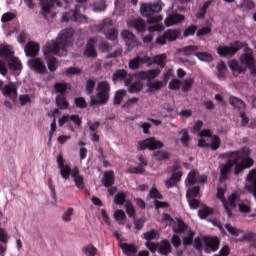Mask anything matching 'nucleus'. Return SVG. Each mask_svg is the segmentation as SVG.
<instances>
[{
    "label": "nucleus",
    "instance_id": "20",
    "mask_svg": "<svg viewBox=\"0 0 256 256\" xmlns=\"http://www.w3.org/2000/svg\"><path fill=\"white\" fill-rule=\"evenodd\" d=\"M25 55L26 57H32L35 58L37 55H39V51H41V46H39L38 43L30 41L25 46Z\"/></svg>",
    "mask_w": 256,
    "mask_h": 256
},
{
    "label": "nucleus",
    "instance_id": "28",
    "mask_svg": "<svg viewBox=\"0 0 256 256\" xmlns=\"http://www.w3.org/2000/svg\"><path fill=\"white\" fill-rule=\"evenodd\" d=\"M68 89H71V84L67 82H56L54 84V91L59 95H66Z\"/></svg>",
    "mask_w": 256,
    "mask_h": 256
},
{
    "label": "nucleus",
    "instance_id": "5",
    "mask_svg": "<svg viewBox=\"0 0 256 256\" xmlns=\"http://www.w3.org/2000/svg\"><path fill=\"white\" fill-rule=\"evenodd\" d=\"M111 94V86L108 81H102L97 84L96 97L90 101V106L93 105H107Z\"/></svg>",
    "mask_w": 256,
    "mask_h": 256
},
{
    "label": "nucleus",
    "instance_id": "38",
    "mask_svg": "<svg viewBox=\"0 0 256 256\" xmlns=\"http://www.w3.org/2000/svg\"><path fill=\"white\" fill-rule=\"evenodd\" d=\"M152 157H154L156 161H167V159L171 157V154L165 151H156L152 154Z\"/></svg>",
    "mask_w": 256,
    "mask_h": 256
},
{
    "label": "nucleus",
    "instance_id": "19",
    "mask_svg": "<svg viewBox=\"0 0 256 256\" xmlns=\"http://www.w3.org/2000/svg\"><path fill=\"white\" fill-rule=\"evenodd\" d=\"M87 0H76L77 3H85ZM61 7V2L59 0H44L41 1V7L44 13H51L53 7Z\"/></svg>",
    "mask_w": 256,
    "mask_h": 256
},
{
    "label": "nucleus",
    "instance_id": "17",
    "mask_svg": "<svg viewBox=\"0 0 256 256\" xmlns=\"http://www.w3.org/2000/svg\"><path fill=\"white\" fill-rule=\"evenodd\" d=\"M72 179L77 189H80L81 191L85 189V179L83 178V175H81V171L77 166L72 168Z\"/></svg>",
    "mask_w": 256,
    "mask_h": 256
},
{
    "label": "nucleus",
    "instance_id": "56",
    "mask_svg": "<svg viewBox=\"0 0 256 256\" xmlns=\"http://www.w3.org/2000/svg\"><path fill=\"white\" fill-rule=\"evenodd\" d=\"M186 199L189 203L190 209H199L201 202L195 198L189 197V195H186Z\"/></svg>",
    "mask_w": 256,
    "mask_h": 256
},
{
    "label": "nucleus",
    "instance_id": "51",
    "mask_svg": "<svg viewBox=\"0 0 256 256\" xmlns=\"http://www.w3.org/2000/svg\"><path fill=\"white\" fill-rule=\"evenodd\" d=\"M125 95H127L125 90H118L114 96V105H121V101H123Z\"/></svg>",
    "mask_w": 256,
    "mask_h": 256
},
{
    "label": "nucleus",
    "instance_id": "33",
    "mask_svg": "<svg viewBox=\"0 0 256 256\" xmlns=\"http://www.w3.org/2000/svg\"><path fill=\"white\" fill-rule=\"evenodd\" d=\"M229 103L230 105H233L234 109H238L239 111H241V109H245V102L235 96L230 97Z\"/></svg>",
    "mask_w": 256,
    "mask_h": 256
},
{
    "label": "nucleus",
    "instance_id": "57",
    "mask_svg": "<svg viewBox=\"0 0 256 256\" xmlns=\"http://www.w3.org/2000/svg\"><path fill=\"white\" fill-rule=\"evenodd\" d=\"M150 198L155 199H163V194L160 193V191L156 187H152L149 192Z\"/></svg>",
    "mask_w": 256,
    "mask_h": 256
},
{
    "label": "nucleus",
    "instance_id": "54",
    "mask_svg": "<svg viewBox=\"0 0 256 256\" xmlns=\"http://www.w3.org/2000/svg\"><path fill=\"white\" fill-rule=\"evenodd\" d=\"M198 49L199 47H197L196 45H190L182 48V52L186 57H189V55H193V53H195V51H198Z\"/></svg>",
    "mask_w": 256,
    "mask_h": 256
},
{
    "label": "nucleus",
    "instance_id": "24",
    "mask_svg": "<svg viewBox=\"0 0 256 256\" xmlns=\"http://www.w3.org/2000/svg\"><path fill=\"white\" fill-rule=\"evenodd\" d=\"M172 251H173V247L171 246V242H169V240L164 239L158 243V253L160 255L167 256Z\"/></svg>",
    "mask_w": 256,
    "mask_h": 256
},
{
    "label": "nucleus",
    "instance_id": "27",
    "mask_svg": "<svg viewBox=\"0 0 256 256\" xmlns=\"http://www.w3.org/2000/svg\"><path fill=\"white\" fill-rule=\"evenodd\" d=\"M55 104L57 105L58 109H69V102L67 101L66 94H58L55 98Z\"/></svg>",
    "mask_w": 256,
    "mask_h": 256
},
{
    "label": "nucleus",
    "instance_id": "30",
    "mask_svg": "<svg viewBox=\"0 0 256 256\" xmlns=\"http://www.w3.org/2000/svg\"><path fill=\"white\" fill-rule=\"evenodd\" d=\"M120 247L124 253V255L131 256L137 253V246L135 244L122 243Z\"/></svg>",
    "mask_w": 256,
    "mask_h": 256
},
{
    "label": "nucleus",
    "instance_id": "22",
    "mask_svg": "<svg viewBox=\"0 0 256 256\" xmlns=\"http://www.w3.org/2000/svg\"><path fill=\"white\" fill-rule=\"evenodd\" d=\"M181 21H185V16L182 14H171L164 20V23L166 27H171L172 25H179Z\"/></svg>",
    "mask_w": 256,
    "mask_h": 256
},
{
    "label": "nucleus",
    "instance_id": "60",
    "mask_svg": "<svg viewBox=\"0 0 256 256\" xmlns=\"http://www.w3.org/2000/svg\"><path fill=\"white\" fill-rule=\"evenodd\" d=\"M71 217H73V208H68L62 214V221H64V223H71Z\"/></svg>",
    "mask_w": 256,
    "mask_h": 256
},
{
    "label": "nucleus",
    "instance_id": "58",
    "mask_svg": "<svg viewBox=\"0 0 256 256\" xmlns=\"http://www.w3.org/2000/svg\"><path fill=\"white\" fill-rule=\"evenodd\" d=\"M0 57H4L6 61H9L10 57H13V54L11 53V49L9 47L5 46L0 49Z\"/></svg>",
    "mask_w": 256,
    "mask_h": 256
},
{
    "label": "nucleus",
    "instance_id": "44",
    "mask_svg": "<svg viewBox=\"0 0 256 256\" xmlns=\"http://www.w3.org/2000/svg\"><path fill=\"white\" fill-rule=\"evenodd\" d=\"M210 139V149H212V151H217V149L221 147V138H219L217 135H212Z\"/></svg>",
    "mask_w": 256,
    "mask_h": 256
},
{
    "label": "nucleus",
    "instance_id": "53",
    "mask_svg": "<svg viewBox=\"0 0 256 256\" xmlns=\"http://www.w3.org/2000/svg\"><path fill=\"white\" fill-rule=\"evenodd\" d=\"M95 89V80L89 79L86 81L85 91L87 95H93V91Z\"/></svg>",
    "mask_w": 256,
    "mask_h": 256
},
{
    "label": "nucleus",
    "instance_id": "25",
    "mask_svg": "<svg viewBox=\"0 0 256 256\" xmlns=\"http://www.w3.org/2000/svg\"><path fill=\"white\" fill-rule=\"evenodd\" d=\"M181 177H183L181 172H173L171 177L165 182L167 189H173L181 181Z\"/></svg>",
    "mask_w": 256,
    "mask_h": 256
},
{
    "label": "nucleus",
    "instance_id": "18",
    "mask_svg": "<svg viewBox=\"0 0 256 256\" xmlns=\"http://www.w3.org/2000/svg\"><path fill=\"white\" fill-rule=\"evenodd\" d=\"M128 27L130 29H135L138 33H145L147 31V24L145 20L141 18H134L128 22Z\"/></svg>",
    "mask_w": 256,
    "mask_h": 256
},
{
    "label": "nucleus",
    "instance_id": "47",
    "mask_svg": "<svg viewBox=\"0 0 256 256\" xmlns=\"http://www.w3.org/2000/svg\"><path fill=\"white\" fill-rule=\"evenodd\" d=\"M229 67L232 71H236L237 73H245V68L239 65V62H237V60H231L229 62Z\"/></svg>",
    "mask_w": 256,
    "mask_h": 256
},
{
    "label": "nucleus",
    "instance_id": "8",
    "mask_svg": "<svg viewBox=\"0 0 256 256\" xmlns=\"http://www.w3.org/2000/svg\"><path fill=\"white\" fill-rule=\"evenodd\" d=\"M243 47H245L244 42L237 40L234 41L233 46H219L217 53L220 57H233L235 54L239 53Z\"/></svg>",
    "mask_w": 256,
    "mask_h": 256
},
{
    "label": "nucleus",
    "instance_id": "4",
    "mask_svg": "<svg viewBox=\"0 0 256 256\" xmlns=\"http://www.w3.org/2000/svg\"><path fill=\"white\" fill-rule=\"evenodd\" d=\"M140 11L143 17H147V23H149L150 25L163 21V16L156 14L163 11L161 1H158L154 4H142L140 7Z\"/></svg>",
    "mask_w": 256,
    "mask_h": 256
},
{
    "label": "nucleus",
    "instance_id": "61",
    "mask_svg": "<svg viewBox=\"0 0 256 256\" xmlns=\"http://www.w3.org/2000/svg\"><path fill=\"white\" fill-rule=\"evenodd\" d=\"M181 83L182 81L179 79H172L169 82L168 88L171 89V91H179Z\"/></svg>",
    "mask_w": 256,
    "mask_h": 256
},
{
    "label": "nucleus",
    "instance_id": "2",
    "mask_svg": "<svg viewBox=\"0 0 256 256\" xmlns=\"http://www.w3.org/2000/svg\"><path fill=\"white\" fill-rule=\"evenodd\" d=\"M251 151L247 147H243L238 151H228L223 154L224 157L231 158L230 162L233 163L234 175H239L243 173L245 169L253 167V159L249 157Z\"/></svg>",
    "mask_w": 256,
    "mask_h": 256
},
{
    "label": "nucleus",
    "instance_id": "50",
    "mask_svg": "<svg viewBox=\"0 0 256 256\" xmlns=\"http://www.w3.org/2000/svg\"><path fill=\"white\" fill-rule=\"evenodd\" d=\"M126 199L127 194H125V192H119L114 198V203H116V205H125Z\"/></svg>",
    "mask_w": 256,
    "mask_h": 256
},
{
    "label": "nucleus",
    "instance_id": "55",
    "mask_svg": "<svg viewBox=\"0 0 256 256\" xmlns=\"http://www.w3.org/2000/svg\"><path fill=\"white\" fill-rule=\"evenodd\" d=\"M143 239H145L146 241L151 242L154 239H157V231H155V229H152L146 233L143 234Z\"/></svg>",
    "mask_w": 256,
    "mask_h": 256
},
{
    "label": "nucleus",
    "instance_id": "49",
    "mask_svg": "<svg viewBox=\"0 0 256 256\" xmlns=\"http://www.w3.org/2000/svg\"><path fill=\"white\" fill-rule=\"evenodd\" d=\"M256 240V233L255 232H246L243 234L241 238L238 239V241H249V243H252Z\"/></svg>",
    "mask_w": 256,
    "mask_h": 256
},
{
    "label": "nucleus",
    "instance_id": "31",
    "mask_svg": "<svg viewBox=\"0 0 256 256\" xmlns=\"http://www.w3.org/2000/svg\"><path fill=\"white\" fill-rule=\"evenodd\" d=\"M44 55H45L46 59L48 60L49 71H51V73H54V71H57V68L59 67V61L57 60V58L53 57V55H57V54H51V55L47 56L44 52Z\"/></svg>",
    "mask_w": 256,
    "mask_h": 256
},
{
    "label": "nucleus",
    "instance_id": "1",
    "mask_svg": "<svg viewBox=\"0 0 256 256\" xmlns=\"http://www.w3.org/2000/svg\"><path fill=\"white\" fill-rule=\"evenodd\" d=\"M161 73V70L150 69L147 71H139L135 74H129L125 69L116 70L112 75V81L117 83V81H124L125 85H130L133 79H139L140 81H153L157 79Z\"/></svg>",
    "mask_w": 256,
    "mask_h": 256
},
{
    "label": "nucleus",
    "instance_id": "46",
    "mask_svg": "<svg viewBox=\"0 0 256 256\" xmlns=\"http://www.w3.org/2000/svg\"><path fill=\"white\" fill-rule=\"evenodd\" d=\"M193 237H195V232L192 230L188 231L187 236L182 239L184 247H189V245H193Z\"/></svg>",
    "mask_w": 256,
    "mask_h": 256
},
{
    "label": "nucleus",
    "instance_id": "48",
    "mask_svg": "<svg viewBox=\"0 0 256 256\" xmlns=\"http://www.w3.org/2000/svg\"><path fill=\"white\" fill-rule=\"evenodd\" d=\"M84 255L86 256H95L97 255V247H94L93 244H89L82 249Z\"/></svg>",
    "mask_w": 256,
    "mask_h": 256
},
{
    "label": "nucleus",
    "instance_id": "26",
    "mask_svg": "<svg viewBox=\"0 0 256 256\" xmlns=\"http://www.w3.org/2000/svg\"><path fill=\"white\" fill-rule=\"evenodd\" d=\"M2 93L4 97H13V99H17V85L15 84L5 85L2 88Z\"/></svg>",
    "mask_w": 256,
    "mask_h": 256
},
{
    "label": "nucleus",
    "instance_id": "29",
    "mask_svg": "<svg viewBox=\"0 0 256 256\" xmlns=\"http://www.w3.org/2000/svg\"><path fill=\"white\" fill-rule=\"evenodd\" d=\"M8 69L10 71H21L23 69V64L17 57H12L8 60Z\"/></svg>",
    "mask_w": 256,
    "mask_h": 256
},
{
    "label": "nucleus",
    "instance_id": "43",
    "mask_svg": "<svg viewBox=\"0 0 256 256\" xmlns=\"http://www.w3.org/2000/svg\"><path fill=\"white\" fill-rule=\"evenodd\" d=\"M63 75H65V77H72V75H81V69L77 67L64 68Z\"/></svg>",
    "mask_w": 256,
    "mask_h": 256
},
{
    "label": "nucleus",
    "instance_id": "7",
    "mask_svg": "<svg viewBox=\"0 0 256 256\" xmlns=\"http://www.w3.org/2000/svg\"><path fill=\"white\" fill-rule=\"evenodd\" d=\"M242 49H244V54H241L239 57L242 68L245 69V72L249 69L251 75H256V61L253 56V49L245 42Z\"/></svg>",
    "mask_w": 256,
    "mask_h": 256
},
{
    "label": "nucleus",
    "instance_id": "9",
    "mask_svg": "<svg viewBox=\"0 0 256 256\" xmlns=\"http://www.w3.org/2000/svg\"><path fill=\"white\" fill-rule=\"evenodd\" d=\"M164 144L155 139V137L146 138L145 140L139 141L137 149L138 151H145L148 149L149 151H157V149H163Z\"/></svg>",
    "mask_w": 256,
    "mask_h": 256
},
{
    "label": "nucleus",
    "instance_id": "62",
    "mask_svg": "<svg viewBox=\"0 0 256 256\" xmlns=\"http://www.w3.org/2000/svg\"><path fill=\"white\" fill-rule=\"evenodd\" d=\"M74 104L78 109H87V101H85V98L78 97L74 99Z\"/></svg>",
    "mask_w": 256,
    "mask_h": 256
},
{
    "label": "nucleus",
    "instance_id": "37",
    "mask_svg": "<svg viewBox=\"0 0 256 256\" xmlns=\"http://www.w3.org/2000/svg\"><path fill=\"white\" fill-rule=\"evenodd\" d=\"M60 170V175L62 177V179H69V177H73V169H71V166H62L61 168H59Z\"/></svg>",
    "mask_w": 256,
    "mask_h": 256
},
{
    "label": "nucleus",
    "instance_id": "6",
    "mask_svg": "<svg viewBox=\"0 0 256 256\" xmlns=\"http://www.w3.org/2000/svg\"><path fill=\"white\" fill-rule=\"evenodd\" d=\"M217 199H220L223 203V207L228 215V217H233V209L237 207V201H239V194L232 193L230 196H228L227 199H225V189L223 187L217 188Z\"/></svg>",
    "mask_w": 256,
    "mask_h": 256
},
{
    "label": "nucleus",
    "instance_id": "42",
    "mask_svg": "<svg viewBox=\"0 0 256 256\" xmlns=\"http://www.w3.org/2000/svg\"><path fill=\"white\" fill-rule=\"evenodd\" d=\"M182 134V137L180 138V141L184 147L189 146V141H191V137H189V131L187 129H182L179 132V135Z\"/></svg>",
    "mask_w": 256,
    "mask_h": 256
},
{
    "label": "nucleus",
    "instance_id": "11",
    "mask_svg": "<svg viewBox=\"0 0 256 256\" xmlns=\"http://www.w3.org/2000/svg\"><path fill=\"white\" fill-rule=\"evenodd\" d=\"M80 7L76 6L74 10H69L68 12L63 13L62 23H69L73 21L74 23H79L85 19V16L81 14Z\"/></svg>",
    "mask_w": 256,
    "mask_h": 256
},
{
    "label": "nucleus",
    "instance_id": "41",
    "mask_svg": "<svg viewBox=\"0 0 256 256\" xmlns=\"http://www.w3.org/2000/svg\"><path fill=\"white\" fill-rule=\"evenodd\" d=\"M104 35L109 41H116L117 37H119V30H117V28H112L108 31H105Z\"/></svg>",
    "mask_w": 256,
    "mask_h": 256
},
{
    "label": "nucleus",
    "instance_id": "39",
    "mask_svg": "<svg viewBox=\"0 0 256 256\" xmlns=\"http://www.w3.org/2000/svg\"><path fill=\"white\" fill-rule=\"evenodd\" d=\"M213 213V208L205 206L198 211V217H200V219H207V217H209V215H213Z\"/></svg>",
    "mask_w": 256,
    "mask_h": 256
},
{
    "label": "nucleus",
    "instance_id": "16",
    "mask_svg": "<svg viewBox=\"0 0 256 256\" xmlns=\"http://www.w3.org/2000/svg\"><path fill=\"white\" fill-rule=\"evenodd\" d=\"M28 66L32 71H35V73H39L40 75L47 73V66L45 65V62L41 61V58L30 59L28 61Z\"/></svg>",
    "mask_w": 256,
    "mask_h": 256
},
{
    "label": "nucleus",
    "instance_id": "12",
    "mask_svg": "<svg viewBox=\"0 0 256 256\" xmlns=\"http://www.w3.org/2000/svg\"><path fill=\"white\" fill-rule=\"evenodd\" d=\"M141 65H147L148 67H151V65H153V60L149 56H136L128 63V67L132 71H137Z\"/></svg>",
    "mask_w": 256,
    "mask_h": 256
},
{
    "label": "nucleus",
    "instance_id": "34",
    "mask_svg": "<svg viewBox=\"0 0 256 256\" xmlns=\"http://www.w3.org/2000/svg\"><path fill=\"white\" fill-rule=\"evenodd\" d=\"M161 89H163V81L157 80L153 83L148 84L146 92L155 93V91H161Z\"/></svg>",
    "mask_w": 256,
    "mask_h": 256
},
{
    "label": "nucleus",
    "instance_id": "52",
    "mask_svg": "<svg viewBox=\"0 0 256 256\" xmlns=\"http://www.w3.org/2000/svg\"><path fill=\"white\" fill-rule=\"evenodd\" d=\"M195 33H197V26L192 24L184 30L183 37H193Z\"/></svg>",
    "mask_w": 256,
    "mask_h": 256
},
{
    "label": "nucleus",
    "instance_id": "3",
    "mask_svg": "<svg viewBox=\"0 0 256 256\" xmlns=\"http://www.w3.org/2000/svg\"><path fill=\"white\" fill-rule=\"evenodd\" d=\"M74 33L75 30H73V28H65L59 33V40H51L47 42L45 48L46 57H49V55H59V52L65 51Z\"/></svg>",
    "mask_w": 256,
    "mask_h": 256
},
{
    "label": "nucleus",
    "instance_id": "63",
    "mask_svg": "<svg viewBox=\"0 0 256 256\" xmlns=\"http://www.w3.org/2000/svg\"><path fill=\"white\" fill-rule=\"evenodd\" d=\"M199 191H201V187L199 186H193L192 188H189L186 195H189L190 198H197L199 195Z\"/></svg>",
    "mask_w": 256,
    "mask_h": 256
},
{
    "label": "nucleus",
    "instance_id": "23",
    "mask_svg": "<svg viewBox=\"0 0 256 256\" xmlns=\"http://www.w3.org/2000/svg\"><path fill=\"white\" fill-rule=\"evenodd\" d=\"M102 185L109 189L115 185V172L113 171H106L104 172V176L102 178Z\"/></svg>",
    "mask_w": 256,
    "mask_h": 256
},
{
    "label": "nucleus",
    "instance_id": "13",
    "mask_svg": "<svg viewBox=\"0 0 256 256\" xmlns=\"http://www.w3.org/2000/svg\"><path fill=\"white\" fill-rule=\"evenodd\" d=\"M220 243L218 237H205L203 240L205 253H215L219 250Z\"/></svg>",
    "mask_w": 256,
    "mask_h": 256
},
{
    "label": "nucleus",
    "instance_id": "21",
    "mask_svg": "<svg viewBox=\"0 0 256 256\" xmlns=\"http://www.w3.org/2000/svg\"><path fill=\"white\" fill-rule=\"evenodd\" d=\"M83 55H84V57H88L90 59H96L97 48H95V39L90 38L87 41Z\"/></svg>",
    "mask_w": 256,
    "mask_h": 256
},
{
    "label": "nucleus",
    "instance_id": "32",
    "mask_svg": "<svg viewBox=\"0 0 256 256\" xmlns=\"http://www.w3.org/2000/svg\"><path fill=\"white\" fill-rule=\"evenodd\" d=\"M128 87L129 93H141L143 91V82L137 81V82H130V84H126Z\"/></svg>",
    "mask_w": 256,
    "mask_h": 256
},
{
    "label": "nucleus",
    "instance_id": "64",
    "mask_svg": "<svg viewBox=\"0 0 256 256\" xmlns=\"http://www.w3.org/2000/svg\"><path fill=\"white\" fill-rule=\"evenodd\" d=\"M211 31H212L211 27H209V26L200 28L196 32V37H204V35H209V33H211Z\"/></svg>",
    "mask_w": 256,
    "mask_h": 256
},
{
    "label": "nucleus",
    "instance_id": "15",
    "mask_svg": "<svg viewBox=\"0 0 256 256\" xmlns=\"http://www.w3.org/2000/svg\"><path fill=\"white\" fill-rule=\"evenodd\" d=\"M233 163L230 159L227 160L225 164L220 166V174H219V183H225L227 179H229V175L233 171Z\"/></svg>",
    "mask_w": 256,
    "mask_h": 256
},
{
    "label": "nucleus",
    "instance_id": "14",
    "mask_svg": "<svg viewBox=\"0 0 256 256\" xmlns=\"http://www.w3.org/2000/svg\"><path fill=\"white\" fill-rule=\"evenodd\" d=\"M122 39L124 43H126L128 51H133V49L139 45L137 36H135V34L129 30L122 31Z\"/></svg>",
    "mask_w": 256,
    "mask_h": 256
},
{
    "label": "nucleus",
    "instance_id": "45",
    "mask_svg": "<svg viewBox=\"0 0 256 256\" xmlns=\"http://www.w3.org/2000/svg\"><path fill=\"white\" fill-rule=\"evenodd\" d=\"M200 61H205L206 63H211L213 61V56L207 52H198L195 54Z\"/></svg>",
    "mask_w": 256,
    "mask_h": 256
},
{
    "label": "nucleus",
    "instance_id": "40",
    "mask_svg": "<svg viewBox=\"0 0 256 256\" xmlns=\"http://www.w3.org/2000/svg\"><path fill=\"white\" fill-rule=\"evenodd\" d=\"M195 83V80L193 78L185 79L181 84L182 88L181 91L183 93H187L188 91H191L193 89V84Z\"/></svg>",
    "mask_w": 256,
    "mask_h": 256
},
{
    "label": "nucleus",
    "instance_id": "36",
    "mask_svg": "<svg viewBox=\"0 0 256 256\" xmlns=\"http://www.w3.org/2000/svg\"><path fill=\"white\" fill-rule=\"evenodd\" d=\"M153 62L163 69L167 65V54H160L153 57Z\"/></svg>",
    "mask_w": 256,
    "mask_h": 256
},
{
    "label": "nucleus",
    "instance_id": "59",
    "mask_svg": "<svg viewBox=\"0 0 256 256\" xmlns=\"http://www.w3.org/2000/svg\"><path fill=\"white\" fill-rule=\"evenodd\" d=\"M126 213L128 215V217H136L137 216V212L135 211V207L133 206V204H131V202H127L126 205Z\"/></svg>",
    "mask_w": 256,
    "mask_h": 256
},
{
    "label": "nucleus",
    "instance_id": "35",
    "mask_svg": "<svg viewBox=\"0 0 256 256\" xmlns=\"http://www.w3.org/2000/svg\"><path fill=\"white\" fill-rule=\"evenodd\" d=\"M189 229V225L185 224L183 220H178L177 223L173 225L174 233H185Z\"/></svg>",
    "mask_w": 256,
    "mask_h": 256
},
{
    "label": "nucleus",
    "instance_id": "10",
    "mask_svg": "<svg viewBox=\"0 0 256 256\" xmlns=\"http://www.w3.org/2000/svg\"><path fill=\"white\" fill-rule=\"evenodd\" d=\"M180 35H181V30L168 29L164 32V35H159L156 38V43L157 45H167V41L169 42L177 41Z\"/></svg>",
    "mask_w": 256,
    "mask_h": 256
}]
</instances>
